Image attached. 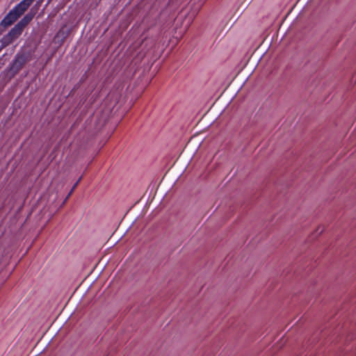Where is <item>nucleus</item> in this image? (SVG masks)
Masks as SVG:
<instances>
[{
    "label": "nucleus",
    "instance_id": "3",
    "mask_svg": "<svg viewBox=\"0 0 356 356\" xmlns=\"http://www.w3.org/2000/svg\"><path fill=\"white\" fill-rule=\"evenodd\" d=\"M25 63L26 58L24 56H17L12 64L10 70L16 74L22 68Z\"/></svg>",
    "mask_w": 356,
    "mask_h": 356
},
{
    "label": "nucleus",
    "instance_id": "4",
    "mask_svg": "<svg viewBox=\"0 0 356 356\" xmlns=\"http://www.w3.org/2000/svg\"><path fill=\"white\" fill-rule=\"evenodd\" d=\"M33 15L30 14L26 15L17 24L24 29L29 23L32 20Z\"/></svg>",
    "mask_w": 356,
    "mask_h": 356
},
{
    "label": "nucleus",
    "instance_id": "2",
    "mask_svg": "<svg viewBox=\"0 0 356 356\" xmlns=\"http://www.w3.org/2000/svg\"><path fill=\"white\" fill-rule=\"evenodd\" d=\"M23 30L24 29L18 24H15V26L1 38L0 41L1 43L0 51L18 38L22 34Z\"/></svg>",
    "mask_w": 356,
    "mask_h": 356
},
{
    "label": "nucleus",
    "instance_id": "6",
    "mask_svg": "<svg viewBox=\"0 0 356 356\" xmlns=\"http://www.w3.org/2000/svg\"><path fill=\"white\" fill-rule=\"evenodd\" d=\"M5 27H3V26L1 24V23H0V35L5 30Z\"/></svg>",
    "mask_w": 356,
    "mask_h": 356
},
{
    "label": "nucleus",
    "instance_id": "1",
    "mask_svg": "<svg viewBox=\"0 0 356 356\" xmlns=\"http://www.w3.org/2000/svg\"><path fill=\"white\" fill-rule=\"evenodd\" d=\"M33 1H20L1 22L6 28L13 24L31 6Z\"/></svg>",
    "mask_w": 356,
    "mask_h": 356
},
{
    "label": "nucleus",
    "instance_id": "5",
    "mask_svg": "<svg viewBox=\"0 0 356 356\" xmlns=\"http://www.w3.org/2000/svg\"><path fill=\"white\" fill-rule=\"evenodd\" d=\"M81 178H82L81 177H79V179L77 180V181L74 184V186L72 187V190H74L75 188L78 186V184H79V181H81Z\"/></svg>",
    "mask_w": 356,
    "mask_h": 356
},
{
    "label": "nucleus",
    "instance_id": "7",
    "mask_svg": "<svg viewBox=\"0 0 356 356\" xmlns=\"http://www.w3.org/2000/svg\"><path fill=\"white\" fill-rule=\"evenodd\" d=\"M73 191L74 190H72V188L71 191H70L69 194L67 195L66 200L71 195V194L73 193Z\"/></svg>",
    "mask_w": 356,
    "mask_h": 356
}]
</instances>
